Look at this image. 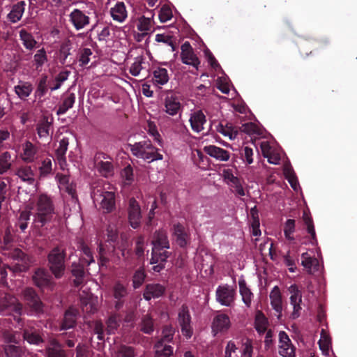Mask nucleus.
Segmentation results:
<instances>
[{
  "label": "nucleus",
  "mask_w": 357,
  "mask_h": 357,
  "mask_svg": "<svg viewBox=\"0 0 357 357\" xmlns=\"http://www.w3.org/2000/svg\"><path fill=\"white\" fill-rule=\"evenodd\" d=\"M66 248L61 245L53 248L47 255V266L56 279L63 277L66 271Z\"/></svg>",
  "instance_id": "f257e3e1"
},
{
  "label": "nucleus",
  "mask_w": 357,
  "mask_h": 357,
  "mask_svg": "<svg viewBox=\"0 0 357 357\" xmlns=\"http://www.w3.org/2000/svg\"><path fill=\"white\" fill-rule=\"evenodd\" d=\"M152 260L153 262L158 261H167L170 256V252L163 250L169 248V242L166 231L160 229L155 231L152 238Z\"/></svg>",
  "instance_id": "f03ea898"
},
{
  "label": "nucleus",
  "mask_w": 357,
  "mask_h": 357,
  "mask_svg": "<svg viewBox=\"0 0 357 357\" xmlns=\"http://www.w3.org/2000/svg\"><path fill=\"white\" fill-rule=\"evenodd\" d=\"M35 220L43 227L50 222L54 214V206L52 198L46 194L38 195L36 204Z\"/></svg>",
  "instance_id": "7ed1b4c3"
},
{
  "label": "nucleus",
  "mask_w": 357,
  "mask_h": 357,
  "mask_svg": "<svg viewBox=\"0 0 357 357\" xmlns=\"http://www.w3.org/2000/svg\"><path fill=\"white\" fill-rule=\"evenodd\" d=\"M132 153L139 158L147 161L148 162L154 160H161L163 158L162 154L158 152V149L153 146L149 139L136 142L134 144H130Z\"/></svg>",
  "instance_id": "20e7f679"
},
{
  "label": "nucleus",
  "mask_w": 357,
  "mask_h": 357,
  "mask_svg": "<svg viewBox=\"0 0 357 357\" xmlns=\"http://www.w3.org/2000/svg\"><path fill=\"white\" fill-rule=\"evenodd\" d=\"M91 197L95 204H98L104 213H110L115 208L114 193L105 190L102 185L93 187Z\"/></svg>",
  "instance_id": "39448f33"
},
{
  "label": "nucleus",
  "mask_w": 357,
  "mask_h": 357,
  "mask_svg": "<svg viewBox=\"0 0 357 357\" xmlns=\"http://www.w3.org/2000/svg\"><path fill=\"white\" fill-rule=\"evenodd\" d=\"M5 255L13 260V263L7 265L6 268L15 273L26 272L32 263L31 257L19 248L11 250Z\"/></svg>",
  "instance_id": "423d86ee"
},
{
  "label": "nucleus",
  "mask_w": 357,
  "mask_h": 357,
  "mask_svg": "<svg viewBox=\"0 0 357 357\" xmlns=\"http://www.w3.org/2000/svg\"><path fill=\"white\" fill-rule=\"evenodd\" d=\"M25 305L30 309L32 314H43L44 305L34 289L27 287L22 291Z\"/></svg>",
  "instance_id": "0eeeda50"
},
{
  "label": "nucleus",
  "mask_w": 357,
  "mask_h": 357,
  "mask_svg": "<svg viewBox=\"0 0 357 357\" xmlns=\"http://www.w3.org/2000/svg\"><path fill=\"white\" fill-rule=\"evenodd\" d=\"M22 311V305L17 302V300L13 296L5 293L0 298V314L6 315L11 313H15L20 315Z\"/></svg>",
  "instance_id": "6e6552de"
},
{
  "label": "nucleus",
  "mask_w": 357,
  "mask_h": 357,
  "mask_svg": "<svg viewBox=\"0 0 357 357\" xmlns=\"http://www.w3.org/2000/svg\"><path fill=\"white\" fill-rule=\"evenodd\" d=\"M22 337L28 344L40 346L45 342L43 330L32 324H27L22 329Z\"/></svg>",
  "instance_id": "1a4fd4ad"
},
{
  "label": "nucleus",
  "mask_w": 357,
  "mask_h": 357,
  "mask_svg": "<svg viewBox=\"0 0 357 357\" xmlns=\"http://www.w3.org/2000/svg\"><path fill=\"white\" fill-rule=\"evenodd\" d=\"M128 285L126 282L117 280L112 287V296L114 300V307L117 310L123 306L129 294Z\"/></svg>",
  "instance_id": "9d476101"
},
{
  "label": "nucleus",
  "mask_w": 357,
  "mask_h": 357,
  "mask_svg": "<svg viewBox=\"0 0 357 357\" xmlns=\"http://www.w3.org/2000/svg\"><path fill=\"white\" fill-rule=\"evenodd\" d=\"M98 171L104 177H109L114 174L112 159L102 152H98L94 157Z\"/></svg>",
  "instance_id": "9b49d317"
},
{
  "label": "nucleus",
  "mask_w": 357,
  "mask_h": 357,
  "mask_svg": "<svg viewBox=\"0 0 357 357\" xmlns=\"http://www.w3.org/2000/svg\"><path fill=\"white\" fill-rule=\"evenodd\" d=\"M178 322L181 326L182 334L187 338H190L192 335L191 316L188 307L185 304H183L178 309Z\"/></svg>",
  "instance_id": "f8f14e48"
},
{
  "label": "nucleus",
  "mask_w": 357,
  "mask_h": 357,
  "mask_svg": "<svg viewBox=\"0 0 357 357\" xmlns=\"http://www.w3.org/2000/svg\"><path fill=\"white\" fill-rule=\"evenodd\" d=\"M69 22L77 30H81L90 24V17L78 8L73 9L69 14Z\"/></svg>",
  "instance_id": "ddd939ff"
},
{
  "label": "nucleus",
  "mask_w": 357,
  "mask_h": 357,
  "mask_svg": "<svg viewBox=\"0 0 357 357\" xmlns=\"http://www.w3.org/2000/svg\"><path fill=\"white\" fill-rule=\"evenodd\" d=\"M181 59L183 63L190 65L198 69L200 61L195 54L193 48L188 41H185L181 47Z\"/></svg>",
  "instance_id": "4468645a"
},
{
  "label": "nucleus",
  "mask_w": 357,
  "mask_h": 357,
  "mask_svg": "<svg viewBox=\"0 0 357 357\" xmlns=\"http://www.w3.org/2000/svg\"><path fill=\"white\" fill-rule=\"evenodd\" d=\"M164 112L170 115V116H176L181 114L183 110V106L180 101V99L173 95H167L164 100Z\"/></svg>",
  "instance_id": "2eb2a0df"
},
{
  "label": "nucleus",
  "mask_w": 357,
  "mask_h": 357,
  "mask_svg": "<svg viewBox=\"0 0 357 357\" xmlns=\"http://www.w3.org/2000/svg\"><path fill=\"white\" fill-rule=\"evenodd\" d=\"M34 284L40 288L52 287V275L45 268H38L32 276Z\"/></svg>",
  "instance_id": "dca6fc26"
},
{
  "label": "nucleus",
  "mask_w": 357,
  "mask_h": 357,
  "mask_svg": "<svg viewBox=\"0 0 357 357\" xmlns=\"http://www.w3.org/2000/svg\"><path fill=\"white\" fill-rule=\"evenodd\" d=\"M37 134L39 138L45 142H49L52 138L53 130L52 120L44 116L36 125Z\"/></svg>",
  "instance_id": "f3484780"
},
{
  "label": "nucleus",
  "mask_w": 357,
  "mask_h": 357,
  "mask_svg": "<svg viewBox=\"0 0 357 357\" xmlns=\"http://www.w3.org/2000/svg\"><path fill=\"white\" fill-rule=\"evenodd\" d=\"M235 291L228 285L219 286L216 290L217 301L222 305L231 306L234 301Z\"/></svg>",
  "instance_id": "a211bd4d"
},
{
  "label": "nucleus",
  "mask_w": 357,
  "mask_h": 357,
  "mask_svg": "<svg viewBox=\"0 0 357 357\" xmlns=\"http://www.w3.org/2000/svg\"><path fill=\"white\" fill-rule=\"evenodd\" d=\"M141 218L142 215L140 206L134 198H131L129 200L128 220L133 229H137L139 227Z\"/></svg>",
  "instance_id": "6ab92c4d"
},
{
  "label": "nucleus",
  "mask_w": 357,
  "mask_h": 357,
  "mask_svg": "<svg viewBox=\"0 0 357 357\" xmlns=\"http://www.w3.org/2000/svg\"><path fill=\"white\" fill-rule=\"evenodd\" d=\"M172 235L181 248H185L190 243V234L181 223L174 224Z\"/></svg>",
  "instance_id": "aec40b11"
},
{
  "label": "nucleus",
  "mask_w": 357,
  "mask_h": 357,
  "mask_svg": "<svg viewBox=\"0 0 357 357\" xmlns=\"http://www.w3.org/2000/svg\"><path fill=\"white\" fill-rule=\"evenodd\" d=\"M280 350L279 354L283 357H295L294 347L288 335L284 331H280L279 333Z\"/></svg>",
  "instance_id": "412c9836"
},
{
  "label": "nucleus",
  "mask_w": 357,
  "mask_h": 357,
  "mask_svg": "<svg viewBox=\"0 0 357 357\" xmlns=\"http://www.w3.org/2000/svg\"><path fill=\"white\" fill-rule=\"evenodd\" d=\"M46 357H67L63 346L56 338H50L45 347Z\"/></svg>",
  "instance_id": "4be33fe9"
},
{
  "label": "nucleus",
  "mask_w": 357,
  "mask_h": 357,
  "mask_svg": "<svg viewBox=\"0 0 357 357\" xmlns=\"http://www.w3.org/2000/svg\"><path fill=\"white\" fill-rule=\"evenodd\" d=\"M78 315L77 309L72 307L67 309L60 324V331L73 328L76 326Z\"/></svg>",
  "instance_id": "5701e85b"
},
{
  "label": "nucleus",
  "mask_w": 357,
  "mask_h": 357,
  "mask_svg": "<svg viewBox=\"0 0 357 357\" xmlns=\"http://www.w3.org/2000/svg\"><path fill=\"white\" fill-rule=\"evenodd\" d=\"M70 273L75 278L73 280V284L75 287H78L83 284L86 276V271L84 264L79 261H73L70 266Z\"/></svg>",
  "instance_id": "b1692460"
},
{
  "label": "nucleus",
  "mask_w": 357,
  "mask_h": 357,
  "mask_svg": "<svg viewBox=\"0 0 357 357\" xmlns=\"http://www.w3.org/2000/svg\"><path fill=\"white\" fill-rule=\"evenodd\" d=\"M269 297L271 300V305L273 309L278 314L277 316L278 319H280L282 316V299L280 288L278 286H275L272 289L270 292Z\"/></svg>",
  "instance_id": "393cba45"
},
{
  "label": "nucleus",
  "mask_w": 357,
  "mask_h": 357,
  "mask_svg": "<svg viewBox=\"0 0 357 357\" xmlns=\"http://www.w3.org/2000/svg\"><path fill=\"white\" fill-rule=\"evenodd\" d=\"M165 292V287L160 284H147L143 296L146 301L162 296Z\"/></svg>",
  "instance_id": "a878e982"
},
{
  "label": "nucleus",
  "mask_w": 357,
  "mask_h": 357,
  "mask_svg": "<svg viewBox=\"0 0 357 357\" xmlns=\"http://www.w3.org/2000/svg\"><path fill=\"white\" fill-rule=\"evenodd\" d=\"M189 121L192 130L200 132L204 130V124L206 122V119L202 111L198 110L190 114Z\"/></svg>",
  "instance_id": "bb28decb"
},
{
  "label": "nucleus",
  "mask_w": 357,
  "mask_h": 357,
  "mask_svg": "<svg viewBox=\"0 0 357 357\" xmlns=\"http://www.w3.org/2000/svg\"><path fill=\"white\" fill-rule=\"evenodd\" d=\"M33 90V86L30 82L20 80L18 84L14 86L15 93L22 100H26Z\"/></svg>",
  "instance_id": "cd10ccee"
},
{
  "label": "nucleus",
  "mask_w": 357,
  "mask_h": 357,
  "mask_svg": "<svg viewBox=\"0 0 357 357\" xmlns=\"http://www.w3.org/2000/svg\"><path fill=\"white\" fill-rule=\"evenodd\" d=\"M204 151L211 157L220 161H227L230 157L227 151L214 145L204 146Z\"/></svg>",
  "instance_id": "c85d7f7f"
},
{
  "label": "nucleus",
  "mask_w": 357,
  "mask_h": 357,
  "mask_svg": "<svg viewBox=\"0 0 357 357\" xmlns=\"http://www.w3.org/2000/svg\"><path fill=\"white\" fill-rule=\"evenodd\" d=\"M75 94L70 91H66L62 97V100L59 105L56 114L58 115H62L66 113V112L73 107L75 102Z\"/></svg>",
  "instance_id": "c756f323"
},
{
  "label": "nucleus",
  "mask_w": 357,
  "mask_h": 357,
  "mask_svg": "<svg viewBox=\"0 0 357 357\" xmlns=\"http://www.w3.org/2000/svg\"><path fill=\"white\" fill-rule=\"evenodd\" d=\"M38 148L31 142L26 141L22 145V160L27 163L33 162L36 159Z\"/></svg>",
  "instance_id": "7c9ffc66"
},
{
  "label": "nucleus",
  "mask_w": 357,
  "mask_h": 357,
  "mask_svg": "<svg viewBox=\"0 0 357 357\" xmlns=\"http://www.w3.org/2000/svg\"><path fill=\"white\" fill-rule=\"evenodd\" d=\"M50 89V80L48 76L43 74L37 81L36 89L34 92L36 98L40 100L47 93Z\"/></svg>",
  "instance_id": "2f4dec72"
},
{
  "label": "nucleus",
  "mask_w": 357,
  "mask_h": 357,
  "mask_svg": "<svg viewBox=\"0 0 357 357\" xmlns=\"http://www.w3.org/2000/svg\"><path fill=\"white\" fill-rule=\"evenodd\" d=\"M25 6L26 3L24 1H18L13 5L10 12L8 14V20L13 23L20 21L24 12Z\"/></svg>",
  "instance_id": "473e14b6"
},
{
  "label": "nucleus",
  "mask_w": 357,
  "mask_h": 357,
  "mask_svg": "<svg viewBox=\"0 0 357 357\" xmlns=\"http://www.w3.org/2000/svg\"><path fill=\"white\" fill-rule=\"evenodd\" d=\"M3 351L6 357H23L26 348L17 344H8L3 345Z\"/></svg>",
  "instance_id": "72a5a7b5"
},
{
  "label": "nucleus",
  "mask_w": 357,
  "mask_h": 357,
  "mask_svg": "<svg viewBox=\"0 0 357 357\" xmlns=\"http://www.w3.org/2000/svg\"><path fill=\"white\" fill-rule=\"evenodd\" d=\"M230 326V320L226 314L217 315L213 321V331L215 333L227 331Z\"/></svg>",
  "instance_id": "f704fd0d"
},
{
  "label": "nucleus",
  "mask_w": 357,
  "mask_h": 357,
  "mask_svg": "<svg viewBox=\"0 0 357 357\" xmlns=\"http://www.w3.org/2000/svg\"><path fill=\"white\" fill-rule=\"evenodd\" d=\"M68 144V139L63 137L60 140L59 146L56 150V158L62 169H63V165L66 164V153Z\"/></svg>",
  "instance_id": "c9c22d12"
},
{
  "label": "nucleus",
  "mask_w": 357,
  "mask_h": 357,
  "mask_svg": "<svg viewBox=\"0 0 357 357\" xmlns=\"http://www.w3.org/2000/svg\"><path fill=\"white\" fill-rule=\"evenodd\" d=\"M111 15L114 20L119 22H123L127 17V11L126 6L123 2H118L110 10Z\"/></svg>",
  "instance_id": "e433bc0d"
},
{
  "label": "nucleus",
  "mask_w": 357,
  "mask_h": 357,
  "mask_svg": "<svg viewBox=\"0 0 357 357\" xmlns=\"http://www.w3.org/2000/svg\"><path fill=\"white\" fill-rule=\"evenodd\" d=\"M239 285V291L240 294L242 296V300L245 305L249 307L251 305L252 300L253 298V294L251 292L250 289L247 286L246 282L245 280H239L238 281Z\"/></svg>",
  "instance_id": "4c0bfd02"
},
{
  "label": "nucleus",
  "mask_w": 357,
  "mask_h": 357,
  "mask_svg": "<svg viewBox=\"0 0 357 357\" xmlns=\"http://www.w3.org/2000/svg\"><path fill=\"white\" fill-rule=\"evenodd\" d=\"M154 349L155 357H172L173 356V347L168 344L156 342Z\"/></svg>",
  "instance_id": "58836bf2"
},
{
  "label": "nucleus",
  "mask_w": 357,
  "mask_h": 357,
  "mask_svg": "<svg viewBox=\"0 0 357 357\" xmlns=\"http://www.w3.org/2000/svg\"><path fill=\"white\" fill-rule=\"evenodd\" d=\"M20 38L22 41L24 47L28 50H33L37 44V41L31 33H29L25 29L20 31Z\"/></svg>",
  "instance_id": "ea45409f"
},
{
  "label": "nucleus",
  "mask_w": 357,
  "mask_h": 357,
  "mask_svg": "<svg viewBox=\"0 0 357 357\" xmlns=\"http://www.w3.org/2000/svg\"><path fill=\"white\" fill-rule=\"evenodd\" d=\"M16 174L23 181L29 183V184H32L34 181V172L30 166H22L20 167Z\"/></svg>",
  "instance_id": "a19ab883"
},
{
  "label": "nucleus",
  "mask_w": 357,
  "mask_h": 357,
  "mask_svg": "<svg viewBox=\"0 0 357 357\" xmlns=\"http://www.w3.org/2000/svg\"><path fill=\"white\" fill-rule=\"evenodd\" d=\"M139 331L145 334L150 335L154 331V322L150 314H145L142 317L139 324Z\"/></svg>",
  "instance_id": "79ce46f5"
},
{
  "label": "nucleus",
  "mask_w": 357,
  "mask_h": 357,
  "mask_svg": "<svg viewBox=\"0 0 357 357\" xmlns=\"http://www.w3.org/2000/svg\"><path fill=\"white\" fill-rule=\"evenodd\" d=\"M116 356V357H137V351L134 347L121 344L117 347Z\"/></svg>",
  "instance_id": "37998d69"
},
{
  "label": "nucleus",
  "mask_w": 357,
  "mask_h": 357,
  "mask_svg": "<svg viewBox=\"0 0 357 357\" xmlns=\"http://www.w3.org/2000/svg\"><path fill=\"white\" fill-rule=\"evenodd\" d=\"M2 337L4 344H18L20 341L19 338V332L12 329H3L1 331Z\"/></svg>",
  "instance_id": "c03bdc74"
},
{
  "label": "nucleus",
  "mask_w": 357,
  "mask_h": 357,
  "mask_svg": "<svg viewBox=\"0 0 357 357\" xmlns=\"http://www.w3.org/2000/svg\"><path fill=\"white\" fill-rule=\"evenodd\" d=\"M303 221L307 226V233L310 235V243L313 245L317 244V238L316 236V232L313 224V220L311 217H310L305 212L303 213Z\"/></svg>",
  "instance_id": "a18cd8bd"
},
{
  "label": "nucleus",
  "mask_w": 357,
  "mask_h": 357,
  "mask_svg": "<svg viewBox=\"0 0 357 357\" xmlns=\"http://www.w3.org/2000/svg\"><path fill=\"white\" fill-rule=\"evenodd\" d=\"M217 131L231 139H235L238 133L237 129L231 123H227L225 126L220 123L217 127Z\"/></svg>",
  "instance_id": "49530a36"
},
{
  "label": "nucleus",
  "mask_w": 357,
  "mask_h": 357,
  "mask_svg": "<svg viewBox=\"0 0 357 357\" xmlns=\"http://www.w3.org/2000/svg\"><path fill=\"white\" fill-rule=\"evenodd\" d=\"M268 326V320L261 312H258L255 316V328L259 333L266 332Z\"/></svg>",
  "instance_id": "de8ad7c7"
},
{
  "label": "nucleus",
  "mask_w": 357,
  "mask_h": 357,
  "mask_svg": "<svg viewBox=\"0 0 357 357\" xmlns=\"http://www.w3.org/2000/svg\"><path fill=\"white\" fill-rule=\"evenodd\" d=\"M47 56L45 48H41L33 56L34 65L37 70H41L43 65L47 62Z\"/></svg>",
  "instance_id": "09e8293b"
},
{
  "label": "nucleus",
  "mask_w": 357,
  "mask_h": 357,
  "mask_svg": "<svg viewBox=\"0 0 357 357\" xmlns=\"http://www.w3.org/2000/svg\"><path fill=\"white\" fill-rule=\"evenodd\" d=\"M175 328L172 325H165L162 330V336L157 342L168 344L173 340Z\"/></svg>",
  "instance_id": "8fccbe9b"
},
{
  "label": "nucleus",
  "mask_w": 357,
  "mask_h": 357,
  "mask_svg": "<svg viewBox=\"0 0 357 357\" xmlns=\"http://www.w3.org/2000/svg\"><path fill=\"white\" fill-rule=\"evenodd\" d=\"M153 80L155 83L164 85L169 80V76L167 69L158 68L153 71Z\"/></svg>",
  "instance_id": "3c124183"
},
{
  "label": "nucleus",
  "mask_w": 357,
  "mask_h": 357,
  "mask_svg": "<svg viewBox=\"0 0 357 357\" xmlns=\"http://www.w3.org/2000/svg\"><path fill=\"white\" fill-rule=\"evenodd\" d=\"M301 264L305 268L309 273H312V268L318 266V261L316 258L311 257L307 252L301 255Z\"/></svg>",
  "instance_id": "603ef678"
},
{
  "label": "nucleus",
  "mask_w": 357,
  "mask_h": 357,
  "mask_svg": "<svg viewBox=\"0 0 357 357\" xmlns=\"http://www.w3.org/2000/svg\"><path fill=\"white\" fill-rule=\"evenodd\" d=\"M71 42L67 40L61 43L59 49V59L62 64H65L68 56L70 54Z\"/></svg>",
  "instance_id": "864d4df0"
},
{
  "label": "nucleus",
  "mask_w": 357,
  "mask_h": 357,
  "mask_svg": "<svg viewBox=\"0 0 357 357\" xmlns=\"http://www.w3.org/2000/svg\"><path fill=\"white\" fill-rule=\"evenodd\" d=\"M10 159L11 155L8 151L0 155V174H4L11 167Z\"/></svg>",
  "instance_id": "5fc2aeb1"
},
{
  "label": "nucleus",
  "mask_w": 357,
  "mask_h": 357,
  "mask_svg": "<svg viewBox=\"0 0 357 357\" xmlns=\"http://www.w3.org/2000/svg\"><path fill=\"white\" fill-rule=\"evenodd\" d=\"M296 221L294 219H288L284 223V234L289 241H294L293 234L295 231Z\"/></svg>",
  "instance_id": "6e6d98bb"
},
{
  "label": "nucleus",
  "mask_w": 357,
  "mask_h": 357,
  "mask_svg": "<svg viewBox=\"0 0 357 357\" xmlns=\"http://www.w3.org/2000/svg\"><path fill=\"white\" fill-rule=\"evenodd\" d=\"M290 304L293 306V312L291 313L292 319L298 318L301 314L302 297H290Z\"/></svg>",
  "instance_id": "4d7b16f0"
},
{
  "label": "nucleus",
  "mask_w": 357,
  "mask_h": 357,
  "mask_svg": "<svg viewBox=\"0 0 357 357\" xmlns=\"http://www.w3.org/2000/svg\"><path fill=\"white\" fill-rule=\"evenodd\" d=\"M146 275L144 270L139 268L137 270L132 276V286L134 289L140 287L145 280Z\"/></svg>",
  "instance_id": "13d9d810"
},
{
  "label": "nucleus",
  "mask_w": 357,
  "mask_h": 357,
  "mask_svg": "<svg viewBox=\"0 0 357 357\" xmlns=\"http://www.w3.org/2000/svg\"><path fill=\"white\" fill-rule=\"evenodd\" d=\"M173 38V36L170 35L158 33L155 36V41L167 44L172 47V51L174 52L176 49V47Z\"/></svg>",
  "instance_id": "bf43d9fd"
},
{
  "label": "nucleus",
  "mask_w": 357,
  "mask_h": 357,
  "mask_svg": "<svg viewBox=\"0 0 357 357\" xmlns=\"http://www.w3.org/2000/svg\"><path fill=\"white\" fill-rule=\"evenodd\" d=\"M107 333L108 334H113L114 333L115 331L117 329V328L119 326V319L116 314L111 315L107 322Z\"/></svg>",
  "instance_id": "052dcab7"
},
{
  "label": "nucleus",
  "mask_w": 357,
  "mask_h": 357,
  "mask_svg": "<svg viewBox=\"0 0 357 357\" xmlns=\"http://www.w3.org/2000/svg\"><path fill=\"white\" fill-rule=\"evenodd\" d=\"M239 129L241 132L248 135H259L261 133L259 127L255 123L252 122L242 124Z\"/></svg>",
  "instance_id": "680f3d73"
},
{
  "label": "nucleus",
  "mask_w": 357,
  "mask_h": 357,
  "mask_svg": "<svg viewBox=\"0 0 357 357\" xmlns=\"http://www.w3.org/2000/svg\"><path fill=\"white\" fill-rule=\"evenodd\" d=\"M241 158L247 164L250 165L253 162V149L249 146H244L240 151Z\"/></svg>",
  "instance_id": "e2e57ef3"
},
{
  "label": "nucleus",
  "mask_w": 357,
  "mask_h": 357,
  "mask_svg": "<svg viewBox=\"0 0 357 357\" xmlns=\"http://www.w3.org/2000/svg\"><path fill=\"white\" fill-rule=\"evenodd\" d=\"M172 9L167 5H163L159 13V20L161 22H166L168 20H170L172 17Z\"/></svg>",
  "instance_id": "0e129e2a"
},
{
  "label": "nucleus",
  "mask_w": 357,
  "mask_h": 357,
  "mask_svg": "<svg viewBox=\"0 0 357 357\" xmlns=\"http://www.w3.org/2000/svg\"><path fill=\"white\" fill-rule=\"evenodd\" d=\"M319 345L320 349L323 352H328L331 346V339L326 334L324 330L321 331V339L319 341Z\"/></svg>",
  "instance_id": "69168bd1"
},
{
  "label": "nucleus",
  "mask_w": 357,
  "mask_h": 357,
  "mask_svg": "<svg viewBox=\"0 0 357 357\" xmlns=\"http://www.w3.org/2000/svg\"><path fill=\"white\" fill-rule=\"evenodd\" d=\"M52 160L50 158H46L42 161L41 166L39 167L41 176H46L51 174L52 171Z\"/></svg>",
  "instance_id": "338daca9"
},
{
  "label": "nucleus",
  "mask_w": 357,
  "mask_h": 357,
  "mask_svg": "<svg viewBox=\"0 0 357 357\" xmlns=\"http://www.w3.org/2000/svg\"><path fill=\"white\" fill-rule=\"evenodd\" d=\"M153 21L149 20V17L142 16L139 19V24H137V29L140 31H150Z\"/></svg>",
  "instance_id": "774afa93"
}]
</instances>
